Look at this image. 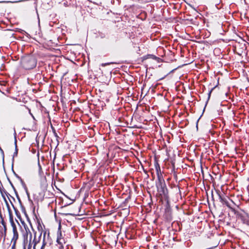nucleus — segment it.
<instances>
[{
	"label": "nucleus",
	"instance_id": "obj_24",
	"mask_svg": "<svg viewBox=\"0 0 249 249\" xmlns=\"http://www.w3.org/2000/svg\"><path fill=\"white\" fill-rule=\"evenodd\" d=\"M0 151L2 157L3 159H4V151L0 147Z\"/></svg>",
	"mask_w": 249,
	"mask_h": 249
},
{
	"label": "nucleus",
	"instance_id": "obj_25",
	"mask_svg": "<svg viewBox=\"0 0 249 249\" xmlns=\"http://www.w3.org/2000/svg\"><path fill=\"white\" fill-rule=\"evenodd\" d=\"M3 190V195H6V196H7L9 194L7 192V191L5 190V189L2 187V190Z\"/></svg>",
	"mask_w": 249,
	"mask_h": 249
},
{
	"label": "nucleus",
	"instance_id": "obj_21",
	"mask_svg": "<svg viewBox=\"0 0 249 249\" xmlns=\"http://www.w3.org/2000/svg\"><path fill=\"white\" fill-rule=\"evenodd\" d=\"M52 128L53 132V134L55 136V137L56 138H58V136L57 135V133L56 132V131H55V129H54V128L53 126H52Z\"/></svg>",
	"mask_w": 249,
	"mask_h": 249
},
{
	"label": "nucleus",
	"instance_id": "obj_18",
	"mask_svg": "<svg viewBox=\"0 0 249 249\" xmlns=\"http://www.w3.org/2000/svg\"><path fill=\"white\" fill-rule=\"evenodd\" d=\"M202 39H205L211 36V32H205V33H202Z\"/></svg>",
	"mask_w": 249,
	"mask_h": 249
},
{
	"label": "nucleus",
	"instance_id": "obj_29",
	"mask_svg": "<svg viewBox=\"0 0 249 249\" xmlns=\"http://www.w3.org/2000/svg\"><path fill=\"white\" fill-rule=\"evenodd\" d=\"M243 47H242V48L243 49L244 48H246V47H245V44H244L243 45Z\"/></svg>",
	"mask_w": 249,
	"mask_h": 249
},
{
	"label": "nucleus",
	"instance_id": "obj_3",
	"mask_svg": "<svg viewBox=\"0 0 249 249\" xmlns=\"http://www.w3.org/2000/svg\"><path fill=\"white\" fill-rule=\"evenodd\" d=\"M202 33H205V32H192L191 34H188L187 32H185L183 35H180L179 36L186 40L196 41L194 38L196 39L199 40L202 38V36H201Z\"/></svg>",
	"mask_w": 249,
	"mask_h": 249
},
{
	"label": "nucleus",
	"instance_id": "obj_20",
	"mask_svg": "<svg viewBox=\"0 0 249 249\" xmlns=\"http://www.w3.org/2000/svg\"><path fill=\"white\" fill-rule=\"evenodd\" d=\"M2 190V187L1 188L0 186V192L1 193V196H2V197L3 198V199H4L5 201H6V198L5 197V196L3 195V190Z\"/></svg>",
	"mask_w": 249,
	"mask_h": 249
},
{
	"label": "nucleus",
	"instance_id": "obj_6",
	"mask_svg": "<svg viewBox=\"0 0 249 249\" xmlns=\"http://www.w3.org/2000/svg\"><path fill=\"white\" fill-rule=\"evenodd\" d=\"M44 43L49 44V43L57 44L58 38L56 36H53L51 32H44Z\"/></svg>",
	"mask_w": 249,
	"mask_h": 249
},
{
	"label": "nucleus",
	"instance_id": "obj_23",
	"mask_svg": "<svg viewBox=\"0 0 249 249\" xmlns=\"http://www.w3.org/2000/svg\"><path fill=\"white\" fill-rule=\"evenodd\" d=\"M215 88V87H213V88L209 91V93H208V98H210V96H211V93L212 92V91L213 90V89Z\"/></svg>",
	"mask_w": 249,
	"mask_h": 249
},
{
	"label": "nucleus",
	"instance_id": "obj_8",
	"mask_svg": "<svg viewBox=\"0 0 249 249\" xmlns=\"http://www.w3.org/2000/svg\"><path fill=\"white\" fill-rule=\"evenodd\" d=\"M0 218L1 219V221L0 222V233L1 234L2 236H3L5 238L7 235V231L6 223L0 213Z\"/></svg>",
	"mask_w": 249,
	"mask_h": 249
},
{
	"label": "nucleus",
	"instance_id": "obj_27",
	"mask_svg": "<svg viewBox=\"0 0 249 249\" xmlns=\"http://www.w3.org/2000/svg\"><path fill=\"white\" fill-rule=\"evenodd\" d=\"M57 242H58V244H61L62 243L60 242V240L58 239V238H57Z\"/></svg>",
	"mask_w": 249,
	"mask_h": 249
},
{
	"label": "nucleus",
	"instance_id": "obj_16",
	"mask_svg": "<svg viewBox=\"0 0 249 249\" xmlns=\"http://www.w3.org/2000/svg\"><path fill=\"white\" fill-rule=\"evenodd\" d=\"M32 236V235L31 233L30 232V239L29 243L27 249H31L32 245V244H33L31 241ZM23 249H26V246L25 245L23 246Z\"/></svg>",
	"mask_w": 249,
	"mask_h": 249
},
{
	"label": "nucleus",
	"instance_id": "obj_10",
	"mask_svg": "<svg viewBox=\"0 0 249 249\" xmlns=\"http://www.w3.org/2000/svg\"><path fill=\"white\" fill-rule=\"evenodd\" d=\"M21 33V35L19 37L22 40L29 42L31 39V33L28 32H20Z\"/></svg>",
	"mask_w": 249,
	"mask_h": 249
},
{
	"label": "nucleus",
	"instance_id": "obj_22",
	"mask_svg": "<svg viewBox=\"0 0 249 249\" xmlns=\"http://www.w3.org/2000/svg\"><path fill=\"white\" fill-rule=\"evenodd\" d=\"M111 64H113V63L112 62H110V63H102L101 64V66H103V67H105V66H106L107 65H109Z\"/></svg>",
	"mask_w": 249,
	"mask_h": 249
},
{
	"label": "nucleus",
	"instance_id": "obj_12",
	"mask_svg": "<svg viewBox=\"0 0 249 249\" xmlns=\"http://www.w3.org/2000/svg\"><path fill=\"white\" fill-rule=\"evenodd\" d=\"M41 235H42V232L41 233H40L38 237H36V233L35 232L34 233V238L33 241L32 242V243L33 244V249H36V246L40 241Z\"/></svg>",
	"mask_w": 249,
	"mask_h": 249
},
{
	"label": "nucleus",
	"instance_id": "obj_2",
	"mask_svg": "<svg viewBox=\"0 0 249 249\" xmlns=\"http://www.w3.org/2000/svg\"><path fill=\"white\" fill-rule=\"evenodd\" d=\"M36 58L31 55L23 56L20 60V66L25 70H32L35 68L37 65Z\"/></svg>",
	"mask_w": 249,
	"mask_h": 249
},
{
	"label": "nucleus",
	"instance_id": "obj_15",
	"mask_svg": "<svg viewBox=\"0 0 249 249\" xmlns=\"http://www.w3.org/2000/svg\"><path fill=\"white\" fill-rule=\"evenodd\" d=\"M46 234V231H45L43 233V242H42V246H41L40 249H44L47 244V243L45 241V239Z\"/></svg>",
	"mask_w": 249,
	"mask_h": 249
},
{
	"label": "nucleus",
	"instance_id": "obj_5",
	"mask_svg": "<svg viewBox=\"0 0 249 249\" xmlns=\"http://www.w3.org/2000/svg\"><path fill=\"white\" fill-rule=\"evenodd\" d=\"M238 219H240L244 224L249 225V215L244 211L242 210L241 212H235Z\"/></svg>",
	"mask_w": 249,
	"mask_h": 249
},
{
	"label": "nucleus",
	"instance_id": "obj_30",
	"mask_svg": "<svg viewBox=\"0 0 249 249\" xmlns=\"http://www.w3.org/2000/svg\"><path fill=\"white\" fill-rule=\"evenodd\" d=\"M18 178H20V179L22 181L21 178H20V177H18Z\"/></svg>",
	"mask_w": 249,
	"mask_h": 249
},
{
	"label": "nucleus",
	"instance_id": "obj_1",
	"mask_svg": "<svg viewBox=\"0 0 249 249\" xmlns=\"http://www.w3.org/2000/svg\"><path fill=\"white\" fill-rule=\"evenodd\" d=\"M155 168L158 177V182L156 183L158 192L160 196H166L168 195V189L163 176L160 172V166L158 163L155 165Z\"/></svg>",
	"mask_w": 249,
	"mask_h": 249
},
{
	"label": "nucleus",
	"instance_id": "obj_7",
	"mask_svg": "<svg viewBox=\"0 0 249 249\" xmlns=\"http://www.w3.org/2000/svg\"><path fill=\"white\" fill-rule=\"evenodd\" d=\"M31 39L41 44L44 42V32H30Z\"/></svg>",
	"mask_w": 249,
	"mask_h": 249
},
{
	"label": "nucleus",
	"instance_id": "obj_26",
	"mask_svg": "<svg viewBox=\"0 0 249 249\" xmlns=\"http://www.w3.org/2000/svg\"><path fill=\"white\" fill-rule=\"evenodd\" d=\"M36 77H37V78L39 77L40 78H41V75L39 73H37L36 74Z\"/></svg>",
	"mask_w": 249,
	"mask_h": 249
},
{
	"label": "nucleus",
	"instance_id": "obj_17",
	"mask_svg": "<svg viewBox=\"0 0 249 249\" xmlns=\"http://www.w3.org/2000/svg\"><path fill=\"white\" fill-rule=\"evenodd\" d=\"M15 151L14 152V154H13V158L14 159L15 157H17L18 156V146H17V140H15Z\"/></svg>",
	"mask_w": 249,
	"mask_h": 249
},
{
	"label": "nucleus",
	"instance_id": "obj_19",
	"mask_svg": "<svg viewBox=\"0 0 249 249\" xmlns=\"http://www.w3.org/2000/svg\"><path fill=\"white\" fill-rule=\"evenodd\" d=\"M220 39L223 40V41H225V42L230 41L231 40H234V39L231 38H220Z\"/></svg>",
	"mask_w": 249,
	"mask_h": 249
},
{
	"label": "nucleus",
	"instance_id": "obj_11",
	"mask_svg": "<svg viewBox=\"0 0 249 249\" xmlns=\"http://www.w3.org/2000/svg\"><path fill=\"white\" fill-rule=\"evenodd\" d=\"M19 238V234H13L11 238V244H12L11 249H16V245L18 240Z\"/></svg>",
	"mask_w": 249,
	"mask_h": 249
},
{
	"label": "nucleus",
	"instance_id": "obj_9",
	"mask_svg": "<svg viewBox=\"0 0 249 249\" xmlns=\"http://www.w3.org/2000/svg\"><path fill=\"white\" fill-rule=\"evenodd\" d=\"M28 108L25 105H20L17 109V114L19 116H24L27 114Z\"/></svg>",
	"mask_w": 249,
	"mask_h": 249
},
{
	"label": "nucleus",
	"instance_id": "obj_4",
	"mask_svg": "<svg viewBox=\"0 0 249 249\" xmlns=\"http://www.w3.org/2000/svg\"><path fill=\"white\" fill-rule=\"evenodd\" d=\"M216 193L217 195L218 198L219 200V201L223 204L226 205L228 208L233 209L231 208L230 203L228 201V200H230L229 197L226 196L224 194L221 193V192L218 190H215Z\"/></svg>",
	"mask_w": 249,
	"mask_h": 249
},
{
	"label": "nucleus",
	"instance_id": "obj_14",
	"mask_svg": "<svg viewBox=\"0 0 249 249\" xmlns=\"http://www.w3.org/2000/svg\"><path fill=\"white\" fill-rule=\"evenodd\" d=\"M148 58H152L153 59L156 60L157 58V57L155 55L150 54H147L142 57V61H144Z\"/></svg>",
	"mask_w": 249,
	"mask_h": 249
},
{
	"label": "nucleus",
	"instance_id": "obj_28",
	"mask_svg": "<svg viewBox=\"0 0 249 249\" xmlns=\"http://www.w3.org/2000/svg\"><path fill=\"white\" fill-rule=\"evenodd\" d=\"M237 45H240L239 44V43H237V44L235 45V49H236V48H237Z\"/></svg>",
	"mask_w": 249,
	"mask_h": 249
},
{
	"label": "nucleus",
	"instance_id": "obj_13",
	"mask_svg": "<svg viewBox=\"0 0 249 249\" xmlns=\"http://www.w3.org/2000/svg\"><path fill=\"white\" fill-rule=\"evenodd\" d=\"M10 223H11V225L12 228L13 234H18L17 226L13 220V216L11 214H10Z\"/></svg>",
	"mask_w": 249,
	"mask_h": 249
}]
</instances>
